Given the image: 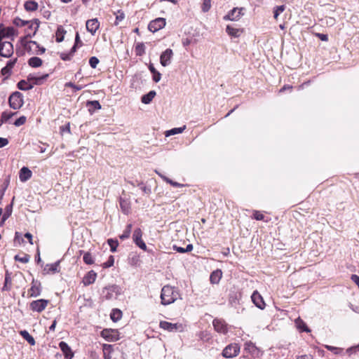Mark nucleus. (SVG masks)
<instances>
[{
	"instance_id": "nucleus-4",
	"label": "nucleus",
	"mask_w": 359,
	"mask_h": 359,
	"mask_svg": "<svg viewBox=\"0 0 359 359\" xmlns=\"http://www.w3.org/2000/svg\"><path fill=\"white\" fill-rule=\"evenodd\" d=\"M241 347L236 343H232L226 346L222 351V356L231 358L237 356L240 353Z\"/></svg>"
},
{
	"instance_id": "nucleus-52",
	"label": "nucleus",
	"mask_w": 359,
	"mask_h": 359,
	"mask_svg": "<svg viewBox=\"0 0 359 359\" xmlns=\"http://www.w3.org/2000/svg\"><path fill=\"white\" fill-rule=\"evenodd\" d=\"M253 217L256 220H263L264 216L261 212L255 210L253 213Z\"/></svg>"
},
{
	"instance_id": "nucleus-16",
	"label": "nucleus",
	"mask_w": 359,
	"mask_h": 359,
	"mask_svg": "<svg viewBox=\"0 0 359 359\" xmlns=\"http://www.w3.org/2000/svg\"><path fill=\"white\" fill-rule=\"evenodd\" d=\"M41 284L40 283L33 280L32 283V287L28 291V294L32 297H36L41 294Z\"/></svg>"
},
{
	"instance_id": "nucleus-62",
	"label": "nucleus",
	"mask_w": 359,
	"mask_h": 359,
	"mask_svg": "<svg viewBox=\"0 0 359 359\" xmlns=\"http://www.w3.org/2000/svg\"><path fill=\"white\" fill-rule=\"evenodd\" d=\"M182 45L184 47H187L188 46L189 44L191 43V40L188 39V38H186V39H182Z\"/></svg>"
},
{
	"instance_id": "nucleus-37",
	"label": "nucleus",
	"mask_w": 359,
	"mask_h": 359,
	"mask_svg": "<svg viewBox=\"0 0 359 359\" xmlns=\"http://www.w3.org/2000/svg\"><path fill=\"white\" fill-rule=\"evenodd\" d=\"M15 260L18 261L22 263H27L29 261V255H24L23 256H20L18 255H15L14 257Z\"/></svg>"
},
{
	"instance_id": "nucleus-17",
	"label": "nucleus",
	"mask_w": 359,
	"mask_h": 359,
	"mask_svg": "<svg viewBox=\"0 0 359 359\" xmlns=\"http://www.w3.org/2000/svg\"><path fill=\"white\" fill-rule=\"evenodd\" d=\"M100 27V22L97 19L94 18L88 20L86 22V29L92 34H94Z\"/></svg>"
},
{
	"instance_id": "nucleus-10",
	"label": "nucleus",
	"mask_w": 359,
	"mask_h": 359,
	"mask_svg": "<svg viewBox=\"0 0 359 359\" xmlns=\"http://www.w3.org/2000/svg\"><path fill=\"white\" fill-rule=\"evenodd\" d=\"M165 25V20L163 18H158L151 21L148 25L149 29L152 32H156L164 27Z\"/></svg>"
},
{
	"instance_id": "nucleus-51",
	"label": "nucleus",
	"mask_w": 359,
	"mask_h": 359,
	"mask_svg": "<svg viewBox=\"0 0 359 359\" xmlns=\"http://www.w3.org/2000/svg\"><path fill=\"white\" fill-rule=\"evenodd\" d=\"M127 228H128V229H126V230L123 232V234H121V235L120 236V238H121V240H123V239H125V238H128V237H129V236H130V229L132 228V225H131V224L128 225Z\"/></svg>"
},
{
	"instance_id": "nucleus-13",
	"label": "nucleus",
	"mask_w": 359,
	"mask_h": 359,
	"mask_svg": "<svg viewBox=\"0 0 359 359\" xmlns=\"http://www.w3.org/2000/svg\"><path fill=\"white\" fill-rule=\"evenodd\" d=\"M212 325L216 332L221 334H226L227 332V325L226 323L220 319H215Z\"/></svg>"
},
{
	"instance_id": "nucleus-40",
	"label": "nucleus",
	"mask_w": 359,
	"mask_h": 359,
	"mask_svg": "<svg viewBox=\"0 0 359 359\" xmlns=\"http://www.w3.org/2000/svg\"><path fill=\"white\" fill-rule=\"evenodd\" d=\"M14 115L13 113H8L6 111H4L1 114V117L0 121H2V123L6 122L8 120H9Z\"/></svg>"
},
{
	"instance_id": "nucleus-20",
	"label": "nucleus",
	"mask_w": 359,
	"mask_h": 359,
	"mask_svg": "<svg viewBox=\"0 0 359 359\" xmlns=\"http://www.w3.org/2000/svg\"><path fill=\"white\" fill-rule=\"evenodd\" d=\"M226 32L231 36L238 38L243 34V29L235 28L231 25H227Z\"/></svg>"
},
{
	"instance_id": "nucleus-25",
	"label": "nucleus",
	"mask_w": 359,
	"mask_h": 359,
	"mask_svg": "<svg viewBox=\"0 0 359 359\" xmlns=\"http://www.w3.org/2000/svg\"><path fill=\"white\" fill-rule=\"evenodd\" d=\"M295 325L300 332H310V330L307 327L305 323L299 318L296 319Z\"/></svg>"
},
{
	"instance_id": "nucleus-1",
	"label": "nucleus",
	"mask_w": 359,
	"mask_h": 359,
	"mask_svg": "<svg viewBox=\"0 0 359 359\" xmlns=\"http://www.w3.org/2000/svg\"><path fill=\"white\" fill-rule=\"evenodd\" d=\"M179 297L177 290L170 285H165L161 293V304L163 305H169L175 302Z\"/></svg>"
},
{
	"instance_id": "nucleus-12",
	"label": "nucleus",
	"mask_w": 359,
	"mask_h": 359,
	"mask_svg": "<svg viewBox=\"0 0 359 359\" xmlns=\"http://www.w3.org/2000/svg\"><path fill=\"white\" fill-rule=\"evenodd\" d=\"M48 304V300L41 299H38L36 301H33L30 304V308L33 311H36V312L40 313V312L43 311L46 308Z\"/></svg>"
},
{
	"instance_id": "nucleus-8",
	"label": "nucleus",
	"mask_w": 359,
	"mask_h": 359,
	"mask_svg": "<svg viewBox=\"0 0 359 359\" xmlns=\"http://www.w3.org/2000/svg\"><path fill=\"white\" fill-rule=\"evenodd\" d=\"M118 287L116 285H111L104 288L102 296L106 299H116L118 294Z\"/></svg>"
},
{
	"instance_id": "nucleus-55",
	"label": "nucleus",
	"mask_w": 359,
	"mask_h": 359,
	"mask_svg": "<svg viewBox=\"0 0 359 359\" xmlns=\"http://www.w3.org/2000/svg\"><path fill=\"white\" fill-rule=\"evenodd\" d=\"M1 72L3 76L7 77L11 74V70L9 69L6 66H5L1 69Z\"/></svg>"
},
{
	"instance_id": "nucleus-45",
	"label": "nucleus",
	"mask_w": 359,
	"mask_h": 359,
	"mask_svg": "<svg viewBox=\"0 0 359 359\" xmlns=\"http://www.w3.org/2000/svg\"><path fill=\"white\" fill-rule=\"evenodd\" d=\"M26 120H27V118L25 116H22L15 120V121L14 122V125L17 127L22 126L23 124L25 123Z\"/></svg>"
},
{
	"instance_id": "nucleus-31",
	"label": "nucleus",
	"mask_w": 359,
	"mask_h": 359,
	"mask_svg": "<svg viewBox=\"0 0 359 359\" xmlns=\"http://www.w3.org/2000/svg\"><path fill=\"white\" fill-rule=\"evenodd\" d=\"M122 316V312L117 309H114L111 311V313L110 314L111 319L114 322H117L121 318Z\"/></svg>"
},
{
	"instance_id": "nucleus-23",
	"label": "nucleus",
	"mask_w": 359,
	"mask_h": 359,
	"mask_svg": "<svg viewBox=\"0 0 359 359\" xmlns=\"http://www.w3.org/2000/svg\"><path fill=\"white\" fill-rule=\"evenodd\" d=\"M142 233L140 229H136V246H138L144 251H147L146 243L141 239Z\"/></svg>"
},
{
	"instance_id": "nucleus-48",
	"label": "nucleus",
	"mask_w": 359,
	"mask_h": 359,
	"mask_svg": "<svg viewBox=\"0 0 359 359\" xmlns=\"http://www.w3.org/2000/svg\"><path fill=\"white\" fill-rule=\"evenodd\" d=\"M144 53V45L140 43L136 46V55H141Z\"/></svg>"
},
{
	"instance_id": "nucleus-44",
	"label": "nucleus",
	"mask_w": 359,
	"mask_h": 359,
	"mask_svg": "<svg viewBox=\"0 0 359 359\" xmlns=\"http://www.w3.org/2000/svg\"><path fill=\"white\" fill-rule=\"evenodd\" d=\"M11 212H12V207H11V205L7 206L6 208V209H5L4 214L3 215L2 220L3 221L6 220L10 217V215H11Z\"/></svg>"
},
{
	"instance_id": "nucleus-58",
	"label": "nucleus",
	"mask_w": 359,
	"mask_h": 359,
	"mask_svg": "<svg viewBox=\"0 0 359 359\" xmlns=\"http://www.w3.org/2000/svg\"><path fill=\"white\" fill-rule=\"evenodd\" d=\"M8 144V140L6 138L0 137V148L6 147Z\"/></svg>"
},
{
	"instance_id": "nucleus-28",
	"label": "nucleus",
	"mask_w": 359,
	"mask_h": 359,
	"mask_svg": "<svg viewBox=\"0 0 359 359\" xmlns=\"http://www.w3.org/2000/svg\"><path fill=\"white\" fill-rule=\"evenodd\" d=\"M28 64L32 67H39L42 65V60L38 57H32L29 59Z\"/></svg>"
},
{
	"instance_id": "nucleus-5",
	"label": "nucleus",
	"mask_w": 359,
	"mask_h": 359,
	"mask_svg": "<svg viewBox=\"0 0 359 359\" xmlns=\"http://www.w3.org/2000/svg\"><path fill=\"white\" fill-rule=\"evenodd\" d=\"M23 96L19 91H15L9 97L10 107L14 109H18L23 105Z\"/></svg>"
},
{
	"instance_id": "nucleus-21",
	"label": "nucleus",
	"mask_w": 359,
	"mask_h": 359,
	"mask_svg": "<svg viewBox=\"0 0 359 359\" xmlns=\"http://www.w3.org/2000/svg\"><path fill=\"white\" fill-rule=\"evenodd\" d=\"M102 337L108 341H116L118 339L116 337V332L113 330H102Z\"/></svg>"
},
{
	"instance_id": "nucleus-34",
	"label": "nucleus",
	"mask_w": 359,
	"mask_h": 359,
	"mask_svg": "<svg viewBox=\"0 0 359 359\" xmlns=\"http://www.w3.org/2000/svg\"><path fill=\"white\" fill-rule=\"evenodd\" d=\"M59 263L55 262L51 264H47L46 267L44 268V271H46L47 273H55L57 271Z\"/></svg>"
},
{
	"instance_id": "nucleus-18",
	"label": "nucleus",
	"mask_w": 359,
	"mask_h": 359,
	"mask_svg": "<svg viewBox=\"0 0 359 359\" xmlns=\"http://www.w3.org/2000/svg\"><path fill=\"white\" fill-rule=\"evenodd\" d=\"M97 273L93 270L90 271L88 273L85 275L82 282L84 285H89L95 281Z\"/></svg>"
},
{
	"instance_id": "nucleus-15",
	"label": "nucleus",
	"mask_w": 359,
	"mask_h": 359,
	"mask_svg": "<svg viewBox=\"0 0 359 359\" xmlns=\"http://www.w3.org/2000/svg\"><path fill=\"white\" fill-rule=\"evenodd\" d=\"M251 299L252 302L255 304L257 307H258L260 309H264L265 307V303L263 300L261 294L255 291L252 296Z\"/></svg>"
},
{
	"instance_id": "nucleus-39",
	"label": "nucleus",
	"mask_w": 359,
	"mask_h": 359,
	"mask_svg": "<svg viewBox=\"0 0 359 359\" xmlns=\"http://www.w3.org/2000/svg\"><path fill=\"white\" fill-rule=\"evenodd\" d=\"M165 182H167L168 183H169L170 184H171L172 186L173 187H182L184 186V184H180L177 182H174L172 181V180L165 177V176H163L161 175H159Z\"/></svg>"
},
{
	"instance_id": "nucleus-3",
	"label": "nucleus",
	"mask_w": 359,
	"mask_h": 359,
	"mask_svg": "<svg viewBox=\"0 0 359 359\" xmlns=\"http://www.w3.org/2000/svg\"><path fill=\"white\" fill-rule=\"evenodd\" d=\"M48 76V74H45L41 76H33L29 79V85L27 87L25 86L26 85V82L25 81H20L18 83V87L19 90H30L31 88H32L33 84L40 85L41 83H42L43 81L46 79Z\"/></svg>"
},
{
	"instance_id": "nucleus-35",
	"label": "nucleus",
	"mask_w": 359,
	"mask_h": 359,
	"mask_svg": "<svg viewBox=\"0 0 359 359\" xmlns=\"http://www.w3.org/2000/svg\"><path fill=\"white\" fill-rule=\"evenodd\" d=\"M107 243L109 244V245L110 246V250L112 252H114L116 250V248L118 247V241L117 240H114L112 238H109L107 240Z\"/></svg>"
},
{
	"instance_id": "nucleus-56",
	"label": "nucleus",
	"mask_w": 359,
	"mask_h": 359,
	"mask_svg": "<svg viewBox=\"0 0 359 359\" xmlns=\"http://www.w3.org/2000/svg\"><path fill=\"white\" fill-rule=\"evenodd\" d=\"M11 278H10L9 276H8V275H6V277H5V283H4V285L3 288H2V290H10V288H9V287H8V286H7V285H8V284L9 283H11Z\"/></svg>"
},
{
	"instance_id": "nucleus-42",
	"label": "nucleus",
	"mask_w": 359,
	"mask_h": 359,
	"mask_svg": "<svg viewBox=\"0 0 359 359\" xmlns=\"http://www.w3.org/2000/svg\"><path fill=\"white\" fill-rule=\"evenodd\" d=\"M325 348H326L327 350H329V351H330L333 352L334 354H337H337H340V353L342 352V351H343V349H342V348H341L334 347V346H329V345H326V346H325Z\"/></svg>"
},
{
	"instance_id": "nucleus-38",
	"label": "nucleus",
	"mask_w": 359,
	"mask_h": 359,
	"mask_svg": "<svg viewBox=\"0 0 359 359\" xmlns=\"http://www.w3.org/2000/svg\"><path fill=\"white\" fill-rule=\"evenodd\" d=\"M83 262L87 264H92L94 262L93 258L90 253L86 252L83 257Z\"/></svg>"
},
{
	"instance_id": "nucleus-64",
	"label": "nucleus",
	"mask_w": 359,
	"mask_h": 359,
	"mask_svg": "<svg viewBox=\"0 0 359 359\" xmlns=\"http://www.w3.org/2000/svg\"><path fill=\"white\" fill-rule=\"evenodd\" d=\"M297 359H312V357L310 355H304L298 357Z\"/></svg>"
},
{
	"instance_id": "nucleus-47",
	"label": "nucleus",
	"mask_w": 359,
	"mask_h": 359,
	"mask_svg": "<svg viewBox=\"0 0 359 359\" xmlns=\"http://www.w3.org/2000/svg\"><path fill=\"white\" fill-rule=\"evenodd\" d=\"M114 262V257L111 255L109 257L108 260L106 262L103 263L102 266L104 268H109V267L113 266Z\"/></svg>"
},
{
	"instance_id": "nucleus-11",
	"label": "nucleus",
	"mask_w": 359,
	"mask_h": 359,
	"mask_svg": "<svg viewBox=\"0 0 359 359\" xmlns=\"http://www.w3.org/2000/svg\"><path fill=\"white\" fill-rule=\"evenodd\" d=\"M173 57V51L170 48H167L160 56V62L162 66L167 67L170 65Z\"/></svg>"
},
{
	"instance_id": "nucleus-41",
	"label": "nucleus",
	"mask_w": 359,
	"mask_h": 359,
	"mask_svg": "<svg viewBox=\"0 0 359 359\" xmlns=\"http://www.w3.org/2000/svg\"><path fill=\"white\" fill-rule=\"evenodd\" d=\"M13 24L18 27H23L28 24V21L16 18L13 20Z\"/></svg>"
},
{
	"instance_id": "nucleus-22",
	"label": "nucleus",
	"mask_w": 359,
	"mask_h": 359,
	"mask_svg": "<svg viewBox=\"0 0 359 359\" xmlns=\"http://www.w3.org/2000/svg\"><path fill=\"white\" fill-rule=\"evenodd\" d=\"M32 177V172L31 170L26 168L23 167L20 170V180L22 182L27 181L29 178Z\"/></svg>"
},
{
	"instance_id": "nucleus-24",
	"label": "nucleus",
	"mask_w": 359,
	"mask_h": 359,
	"mask_svg": "<svg viewBox=\"0 0 359 359\" xmlns=\"http://www.w3.org/2000/svg\"><path fill=\"white\" fill-rule=\"evenodd\" d=\"M86 106L88 107L89 112L92 114L95 109H101V105L98 101H88Z\"/></svg>"
},
{
	"instance_id": "nucleus-60",
	"label": "nucleus",
	"mask_w": 359,
	"mask_h": 359,
	"mask_svg": "<svg viewBox=\"0 0 359 359\" xmlns=\"http://www.w3.org/2000/svg\"><path fill=\"white\" fill-rule=\"evenodd\" d=\"M317 36L323 41H327L328 40V36L327 34H317Z\"/></svg>"
},
{
	"instance_id": "nucleus-43",
	"label": "nucleus",
	"mask_w": 359,
	"mask_h": 359,
	"mask_svg": "<svg viewBox=\"0 0 359 359\" xmlns=\"http://www.w3.org/2000/svg\"><path fill=\"white\" fill-rule=\"evenodd\" d=\"M211 7V0H203L202 10L203 12H208Z\"/></svg>"
},
{
	"instance_id": "nucleus-2",
	"label": "nucleus",
	"mask_w": 359,
	"mask_h": 359,
	"mask_svg": "<svg viewBox=\"0 0 359 359\" xmlns=\"http://www.w3.org/2000/svg\"><path fill=\"white\" fill-rule=\"evenodd\" d=\"M159 327L170 332H182L185 330V325L182 323H172L164 320L160 322Z\"/></svg>"
},
{
	"instance_id": "nucleus-29",
	"label": "nucleus",
	"mask_w": 359,
	"mask_h": 359,
	"mask_svg": "<svg viewBox=\"0 0 359 359\" xmlns=\"http://www.w3.org/2000/svg\"><path fill=\"white\" fill-rule=\"evenodd\" d=\"M25 8L27 11H34L38 8V4L34 1H28L25 3Z\"/></svg>"
},
{
	"instance_id": "nucleus-7",
	"label": "nucleus",
	"mask_w": 359,
	"mask_h": 359,
	"mask_svg": "<svg viewBox=\"0 0 359 359\" xmlns=\"http://www.w3.org/2000/svg\"><path fill=\"white\" fill-rule=\"evenodd\" d=\"M13 53V46L9 41L0 43V55L4 57H10Z\"/></svg>"
},
{
	"instance_id": "nucleus-26",
	"label": "nucleus",
	"mask_w": 359,
	"mask_h": 359,
	"mask_svg": "<svg viewBox=\"0 0 359 359\" xmlns=\"http://www.w3.org/2000/svg\"><path fill=\"white\" fill-rule=\"evenodd\" d=\"M222 271L220 270H217L213 271L210 277V282L213 284L218 283L219 280L222 278Z\"/></svg>"
},
{
	"instance_id": "nucleus-19",
	"label": "nucleus",
	"mask_w": 359,
	"mask_h": 359,
	"mask_svg": "<svg viewBox=\"0 0 359 359\" xmlns=\"http://www.w3.org/2000/svg\"><path fill=\"white\" fill-rule=\"evenodd\" d=\"M0 32L3 34V36L5 38H11L13 40V36L17 34L16 30L13 27H8L1 28L0 25Z\"/></svg>"
},
{
	"instance_id": "nucleus-36",
	"label": "nucleus",
	"mask_w": 359,
	"mask_h": 359,
	"mask_svg": "<svg viewBox=\"0 0 359 359\" xmlns=\"http://www.w3.org/2000/svg\"><path fill=\"white\" fill-rule=\"evenodd\" d=\"M120 205H121V208L122 211L125 214H128L129 212V205L126 201L121 198Z\"/></svg>"
},
{
	"instance_id": "nucleus-59",
	"label": "nucleus",
	"mask_w": 359,
	"mask_h": 359,
	"mask_svg": "<svg viewBox=\"0 0 359 359\" xmlns=\"http://www.w3.org/2000/svg\"><path fill=\"white\" fill-rule=\"evenodd\" d=\"M153 79L155 82L159 81L161 79V74L158 72H154V74H153Z\"/></svg>"
},
{
	"instance_id": "nucleus-46",
	"label": "nucleus",
	"mask_w": 359,
	"mask_h": 359,
	"mask_svg": "<svg viewBox=\"0 0 359 359\" xmlns=\"http://www.w3.org/2000/svg\"><path fill=\"white\" fill-rule=\"evenodd\" d=\"M285 10V6H277L274 11V18L277 19L278 15Z\"/></svg>"
},
{
	"instance_id": "nucleus-27",
	"label": "nucleus",
	"mask_w": 359,
	"mask_h": 359,
	"mask_svg": "<svg viewBox=\"0 0 359 359\" xmlns=\"http://www.w3.org/2000/svg\"><path fill=\"white\" fill-rule=\"evenodd\" d=\"M20 334L32 346L35 345V340L27 330H21Z\"/></svg>"
},
{
	"instance_id": "nucleus-63",
	"label": "nucleus",
	"mask_w": 359,
	"mask_h": 359,
	"mask_svg": "<svg viewBox=\"0 0 359 359\" xmlns=\"http://www.w3.org/2000/svg\"><path fill=\"white\" fill-rule=\"evenodd\" d=\"M351 280L355 283L359 287V276L357 275H352Z\"/></svg>"
},
{
	"instance_id": "nucleus-57",
	"label": "nucleus",
	"mask_w": 359,
	"mask_h": 359,
	"mask_svg": "<svg viewBox=\"0 0 359 359\" xmlns=\"http://www.w3.org/2000/svg\"><path fill=\"white\" fill-rule=\"evenodd\" d=\"M82 44H83L82 41L80 40L79 34L78 32H76V36H75L74 45H76L77 46H82Z\"/></svg>"
},
{
	"instance_id": "nucleus-30",
	"label": "nucleus",
	"mask_w": 359,
	"mask_h": 359,
	"mask_svg": "<svg viewBox=\"0 0 359 359\" xmlns=\"http://www.w3.org/2000/svg\"><path fill=\"white\" fill-rule=\"evenodd\" d=\"M185 128H186L185 126H184L183 127H180V128H174L171 130H167L165 132V136L168 137L170 135H174L176 134L182 133L185 130Z\"/></svg>"
},
{
	"instance_id": "nucleus-6",
	"label": "nucleus",
	"mask_w": 359,
	"mask_h": 359,
	"mask_svg": "<svg viewBox=\"0 0 359 359\" xmlns=\"http://www.w3.org/2000/svg\"><path fill=\"white\" fill-rule=\"evenodd\" d=\"M243 10V8H233L224 17V20L238 21L244 15Z\"/></svg>"
},
{
	"instance_id": "nucleus-33",
	"label": "nucleus",
	"mask_w": 359,
	"mask_h": 359,
	"mask_svg": "<svg viewBox=\"0 0 359 359\" xmlns=\"http://www.w3.org/2000/svg\"><path fill=\"white\" fill-rule=\"evenodd\" d=\"M66 31L62 26H59L56 32V41L62 42L64 40V35Z\"/></svg>"
},
{
	"instance_id": "nucleus-9",
	"label": "nucleus",
	"mask_w": 359,
	"mask_h": 359,
	"mask_svg": "<svg viewBox=\"0 0 359 359\" xmlns=\"http://www.w3.org/2000/svg\"><path fill=\"white\" fill-rule=\"evenodd\" d=\"M244 351L250 353L252 356L258 358L262 355V351L252 341H246L244 344Z\"/></svg>"
},
{
	"instance_id": "nucleus-54",
	"label": "nucleus",
	"mask_w": 359,
	"mask_h": 359,
	"mask_svg": "<svg viewBox=\"0 0 359 359\" xmlns=\"http://www.w3.org/2000/svg\"><path fill=\"white\" fill-rule=\"evenodd\" d=\"M18 59L17 58H15L13 60H10L9 61L7 62L6 63V67L9 69H12L13 68V67L15 66L16 62H17Z\"/></svg>"
},
{
	"instance_id": "nucleus-49",
	"label": "nucleus",
	"mask_w": 359,
	"mask_h": 359,
	"mask_svg": "<svg viewBox=\"0 0 359 359\" xmlns=\"http://www.w3.org/2000/svg\"><path fill=\"white\" fill-rule=\"evenodd\" d=\"M99 63V60L96 57H91L89 60V64L92 68H95Z\"/></svg>"
},
{
	"instance_id": "nucleus-50",
	"label": "nucleus",
	"mask_w": 359,
	"mask_h": 359,
	"mask_svg": "<svg viewBox=\"0 0 359 359\" xmlns=\"http://www.w3.org/2000/svg\"><path fill=\"white\" fill-rule=\"evenodd\" d=\"M60 57L64 61H69V60H70L72 59V55L69 53H60Z\"/></svg>"
},
{
	"instance_id": "nucleus-14",
	"label": "nucleus",
	"mask_w": 359,
	"mask_h": 359,
	"mask_svg": "<svg viewBox=\"0 0 359 359\" xmlns=\"http://www.w3.org/2000/svg\"><path fill=\"white\" fill-rule=\"evenodd\" d=\"M59 347L63 353L65 359H72L74 357V353L66 342L60 341L59 343Z\"/></svg>"
},
{
	"instance_id": "nucleus-61",
	"label": "nucleus",
	"mask_w": 359,
	"mask_h": 359,
	"mask_svg": "<svg viewBox=\"0 0 359 359\" xmlns=\"http://www.w3.org/2000/svg\"><path fill=\"white\" fill-rule=\"evenodd\" d=\"M173 249L175 250H176L177 252H180V253H184L185 252V249L184 248H182V247H178L177 245H173Z\"/></svg>"
},
{
	"instance_id": "nucleus-53",
	"label": "nucleus",
	"mask_w": 359,
	"mask_h": 359,
	"mask_svg": "<svg viewBox=\"0 0 359 359\" xmlns=\"http://www.w3.org/2000/svg\"><path fill=\"white\" fill-rule=\"evenodd\" d=\"M124 17H125L124 13L118 11V14L116 17V21H115L114 24L116 25H118L119 24V22L123 20Z\"/></svg>"
},
{
	"instance_id": "nucleus-32",
	"label": "nucleus",
	"mask_w": 359,
	"mask_h": 359,
	"mask_svg": "<svg viewBox=\"0 0 359 359\" xmlns=\"http://www.w3.org/2000/svg\"><path fill=\"white\" fill-rule=\"evenodd\" d=\"M156 95V91H149V93L142 97V102L144 104H149Z\"/></svg>"
}]
</instances>
